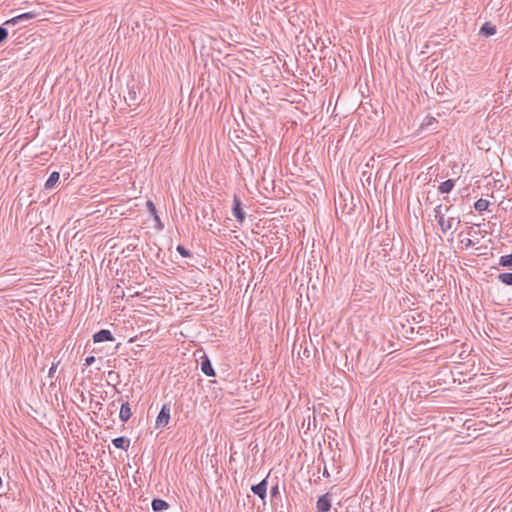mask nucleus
<instances>
[{
	"label": "nucleus",
	"instance_id": "obj_1",
	"mask_svg": "<svg viewBox=\"0 0 512 512\" xmlns=\"http://www.w3.org/2000/svg\"><path fill=\"white\" fill-rule=\"evenodd\" d=\"M434 216L443 233H446L451 229L456 230L457 226L460 224L459 218L450 217L448 220H445L444 215L442 213V205H438L437 207H435Z\"/></svg>",
	"mask_w": 512,
	"mask_h": 512
},
{
	"label": "nucleus",
	"instance_id": "obj_2",
	"mask_svg": "<svg viewBox=\"0 0 512 512\" xmlns=\"http://www.w3.org/2000/svg\"><path fill=\"white\" fill-rule=\"evenodd\" d=\"M170 420V408L167 404H164L156 418V428L165 427L168 425Z\"/></svg>",
	"mask_w": 512,
	"mask_h": 512
},
{
	"label": "nucleus",
	"instance_id": "obj_3",
	"mask_svg": "<svg viewBox=\"0 0 512 512\" xmlns=\"http://www.w3.org/2000/svg\"><path fill=\"white\" fill-rule=\"evenodd\" d=\"M38 14L35 13V12H26V13H22V14H19L9 20H7L4 25H18V24H22L24 22H27L31 19H34L35 17H37Z\"/></svg>",
	"mask_w": 512,
	"mask_h": 512
},
{
	"label": "nucleus",
	"instance_id": "obj_4",
	"mask_svg": "<svg viewBox=\"0 0 512 512\" xmlns=\"http://www.w3.org/2000/svg\"><path fill=\"white\" fill-rule=\"evenodd\" d=\"M331 508V499L330 495L324 494L320 496L316 503V511L317 512H328Z\"/></svg>",
	"mask_w": 512,
	"mask_h": 512
},
{
	"label": "nucleus",
	"instance_id": "obj_5",
	"mask_svg": "<svg viewBox=\"0 0 512 512\" xmlns=\"http://www.w3.org/2000/svg\"><path fill=\"white\" fill-rule=\"evenodd\" d=\"M137 89L135 85H127V94L124 95V100L128 106L137 104Z\"/></svg>",
	"mask_w": 512,
	"mask_h": 512
},
{
	"label": "nucleus",
	"instance_id": "obj_6",
	"mask_svg": "<svg viewBox=\"0 0 512 512\" xmlns=\"http://www.w3.org/2000/svg\"><path fill=\"white\" fill-rule=\"evenodd\" d=\"M233 216L237 219L238 222L243 223L245 220V213L241 207L240 200L235 196L234 204L232 209Z\"/></svg>",
	"mask_w": 512,
	"mask_h": 512
},
{
	"label": "nucleus",
	"instance_id": "obj_7",
	"mask_svg": "<svg viewBox=\"0 0 512 512\" xmlns=\"http://www.w3.org/2000/svg\"><path fill=\"white\" fill-rule=\"evenodd\" d=\"M114 337L112 333L107 329H102L98 332H96L93 335V341L95 343L105 342V341H113Z\"/></svg>",
	"mask_w": 512,
	"mask_h": 512
},
{
	"label": "nucleus",
	"instance_id": "obj_8",
	"mask_svg": "<svg viewBox=\"0 0 512 512\" xmlns=\"http://www.w3.org/2000/svg\"><path fill=\"white\" fill-rule=\"evenodd\" d=\"M251 490L254 494L258 495L261 499H265L267 492V480L263 479L256 485H252Z\"/></svg>",
	"mask_w": 512,
	"mask_h": 512
},
{
	"label": "nucleus",
	"instance_id": "obj_9",
	"mask_svg": "<svg viewBox=\"0 0 512 512\" xmlns=\"http://www.w3.org/2000/svg\"><path fill=\"white\" fill-rule=\"evenodd\" d=\"M113 445L118 448L127 451L130 446V440L124 436L117 437L112 440Z\"/></svg>",
	"mask_w": 512,
	"mask_h": 512
},
{
	"label": "nucleus",
	"instance_id": "obj_10",
	"mask_svg": "<svg viewBox=\"0 0 512 512\" xmlns=\"http://www.w3.org/2000/svg\"><path fill=\"white\" fill-rule=\"evenodd\" d=\"M169 508V504L162 499L156 498L152 501V509L154 512H163Z\"/></svg>",
	"mask_w": 512,
	"mask_h": 512
},
{
	"label": "nucleus",
	"instance_id": "obj_11",
	"mask_svg": "<svg viewBox=\"0 0 512 512\" xmlns=\"http://www.w3.org/2000/svg\"><path fill=\"white\" fill-rule=\"evenodd\" d=\"M132 413L131 408L128 402H125L121 405L119 417L121 421L126 422L130 419Z\"/></svg>",
	"mask_w": 512,
	"mask_h": 512
},
{
	"label": "nucleus",
	"instance_id": "obj_12",
	"mask_svg": "<svg viewBox=\"0 0 512 512\" xmlns=\"http://www.w3.org/2000/svg\"><path fill=\"white\" fill-rule=\"evenodd\" d=\"M496 33V27L489 22H486L480 28L479 34L485 37L492 36Z\"/></svg>",
	"mask_w": 512,
	"mask_h": 512
},
{
	"label": "nucleus",
	"instance_id": "obj_13",
	"mask_svg": "<svg viewBox=\"0 0 512 512\" xmlns=\"http://www.w3.org/2000/svg\"><path fill=\"white\" fill-rule=\"evenodd\" d=\"M202 372L209 377L215 376L214 368L208 358H205L201 363Z\"/></svg>",
	"mask_w": 512,
	"mask_h": 512
},
{
	"label": "nucleus",
	"instance_id": "obj_14",
	"mask_svg": "<svg viewBox=\"0 0 512 512\" xmlns=\"http://www.w3.org/2000/svg\"><path fill=\"white\" fill-rule=\"evenodd\" d=\"M454 186L455 181L453 179H448L439 185L438 190L442 194L449 193L454 188Z\"/></svg>",
	"mask_w": 512,
	"mask_h": 512
},
{
	"label": "nucleus",
	"instance_id": "obj_15",
	"mask_svg": "<svg viewBox=\"0 0 512 512\" xmlns=\"http://www.w3.org/2000/svg\"><path fill=\"white\" fill-rule=\"evenodd\" d=\"M60 174L56 171L52 172L45 183V189H52L55 184L59 181Z\"/></svg>",
	"mask_w": 512,
	"mask_h": 512
},
{
	"label": "nucleus",
	"instance_id": "obj_16",
	"mask_svg": "<svg viewBox=\"0 0 512 512\" xmlns=\"http://www.w3.org/2000/svg\"><path fill=\"white\" fill-rule=\"evenodd\" d=\"M489 202L485 199H479L475 202L474 208L479 211H485L488 208Z\"/></svg>",
	"mask_w": 512,
	"mask_h": 512
},
{
	"label": "nucleus",
	"instance_id": "obj_17",
	"mask_svg": "<svg viewBox=\"0 0 512 512\" xmlns=\"http://www.w3.org/2000/svg\"><path fill=\"white\" fill-rule=\"evenodd\" d=\"M499 264L504 267H512V254L501 256Z\"/></svg>",
	"mask_w": 512,
	"mask_h": 512
},
{
	"label": "nucleus",
	"instance_id": "obj_18",
	"mask_svg": "<svg viewBox=\"0 0 512 512\" xmlns=\"http://www.w3.org/2000/svg\"><path fill=\"white\" fill-rule=\"evenodd\" d=\"M498 279L506 285H512V273H501Z\"/></svg>",
	"mask_w": 512,
	"mask_h": 512
},
{
	"label": "nucleus",
	"instance_id": "obj_19",
	"mask_svg": "<svg viewBox=\"0 0 512 512\" xmlns=\"http://www.w3.org/2000/svg\"><path fill=\"white\" fill-rule=\"evenodd\" d=\"M177 252L183 256V257H190L191 256V253L188 249H186L184 246L182 245H178L177 248H176Z\"/></svg>",
	"mask_w": 512,
	"mask_h": 512
},
{
	"label": "nucleus",
	"instance_id": "obj_20",
	"mask_svg": "<svg viewBox=\"0 0 512 512\" xmlns=\"http://www.w3.org/2000/svg\"><path fill=\"white\" fill-rule=\"evenodd\" d=\"M8 36V31L3 26H0V43H2Z\"/></svg>",
	"mask_w": 512,
	"mask_h": 512
},
{
	"label": "nucleus",
	"instance_id": "obj_21",
	"mask_svg": "<svg viewBox=\"0 0 512 512\" xmlns=\"http://www.w3.org/2000/svg\"><path fill=\"white\" fill-rule=\"evenodd\" d=\"M147 207H148V209H149V211H150V213H151L152 215H154V214H156V213H157V211H156V207H155V205H154V203H153L152 201H150V200H149V201H147Z\"/></svg>",
	"mask_w": 512,
	"mask_h": 512
},
{
	"label": "nucleus",
	"instance_id": "obj_22",
	"mask_svg": "<svg viewBox=\"0 0 512 512\" xmlns=\"http://www.w3.org/2000/svg\"><path fill=\"white\" fill-rule=\"evenodd\" d=\"M94 362H95V357L94 356H88L85 359V366H91Z\"/></svg>",
	"mask_w": 512,
	"mask_h": 512
},
{
	"label": "nucleus",
	"instance_id": "obj_23",
	"mask_svg": "<svg viewBox=\"0 0 512 512\" xmlns=\"http://www.w3.org/2000/svg\"><path fill=\"white\" fill-rule=\"evenodd\" d=\"M153 216H154V219H155V221H156V223H157V228H158V229H162V228H163V224L161 223L160 218H159V216L157 215V213H156V214H154Z\"/></svg>",
	"mask_w": 512,
	"mask_h": 512
},
{
	"label": "nucleus",
	"instance_id": "obj_24",
	"mask_svg": "<svg viewBox=\"0 0 512 512\" xmlns=\"http://www.w3.org/2000/svg\"><path fill=\"white\" fill-rule=\"evenodd\" d=\"M57 365H58V364H53V365L51 366V368L49 369V373H48V376H49V377H53V375H54V373H55V371H56V369H57Z\"/></svg>",
	"mask_w": 512,
	"mask_h": 512
},
{
	"label": "nucleus",
	"instance_id": "obj_25",
	"mask_svg": "<svg viewBox=\"0 0 512 512\" xmlns=\"http://www.w3.org/2000/svg\"><path fill=\"white\" fill-rule=\"evenodd\" d=\"M270 493H271V496H272V497H274V496H276L277 494H279V488H278V486L276 485V486L272 487V488H271V492H270Z\"/></svg>",
	"mask_w": 512,
	"mask_h": 512
},
{
	"label": "nucleus",
	"instance_id": "obj_26",
	"mask_svg": "<svg viewBox=\"0 0 512 512\" xmlns=\"http://www.w3.org/2000/svg\"><path fill=\"white\" fill-rule=\"evenodd\" d=\"M323 476H324V477H329V476H330V474H329V472H328V469H327L326 467H324V470H323Z\"/></svg>",
	"mask_w": 512,
	"mask_h": 512
},
{
	"label": "nucleus",
	"instance_id": "obj_27",
	"mask_svg": "<svg viewBox=\"0 0 512 512\" xmlns=\"http://www.w3.org/2000/svg\"><path fill=\"white\" fill-rule=\"evenodd\" d=\"M473 245V242L471 239H467L466 243H465V246L466 247H469V246H472Z\"/></svg>",
	"mask_w": 512,
	"mask_h": 512
},
{
	"label": "nucleus",
	"instance_id": "obj_28",
	"mask_svg": "<svg viewBox=\"0 0 512 512\" xmlns=\"http://www.w3.org/2000/svg\"><path fill=\"white\" fill-rule=\"evenodd\" d=\"M2 486V478L0 477V487Z\"/></svg>",
	"mask_w": 512,
	"mask_h": 512
}]
</instances>
